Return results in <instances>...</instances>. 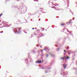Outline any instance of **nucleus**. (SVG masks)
<instances>
[{
	"mask_svg": "<svg viewBox=\"0 0 77 77\" xmlns=\"http://www.w3.org/2000/svg\"><path fill=\"white\" fill-rule=\"evenodd\" d=\"M65 59H69V57H66V56H64V57H62L61 58V59L62 60H64Z\"/></svg>",
	"mask_w": 77,
	"mask_h": 77,
	"instance_id": "1",
	"label": "nucleus"
},
{
	"mask_svg": "<svg viewBox=\"0 0 77 77\" xmlns=\"http://www.w3.org/2000/svg\"><path fill=\"white\" fill-rule=\"evenodd\" d=\"M36 63H42V61H36Z\"/></svg>",
	"mask_w": 77,
	"mask_h": 77,
	"instance_id": "2",
	"label": "nucleus"
},
{
	"mask_svg": "<svg viewBox=\"0 0 77 77\" xmlns=\"http://www.w3.org/2000/svg\"><path fill=\"white\" fill-rule=\"evenodd\" d=\"M67 66V65H65V64H64L63 66V67L64 68V69H65V68H66V66Z\"/></svg>",
	"mask_w": 77,
	"mask_h": 77,
	"instance_id": "3",
	"label": "nucleus"
},
{
	"mask_svg": "<svg viewBox=\"0 0 77 77\" xmlns=\"http://www.w3.org/2000/svg\"><path fill=\"white\" fill-rule=\"evenodd\" d=\"M67 52H68V54H70L72 53V51H67Z\"/></svg>",
	"mask_w": 77,
	"mask_h": 77,
	"instance_id": "4",
	"label": "nucleus"
},
{
	"mask_svg": "<svg viewBox=\"0 0 77 77\" xmlns=\"http://www.w3.org/2000/svg\"><path fill=\"white\" fill-rule=\"evenodd\" d=\"M44 50L46 51V50H48V48H45L44 49Z\"/></svg>",
	"mask_w": 77,
	"mask_h": 77,
	"instance_id": "5",
	"label": "nucleus"
},
{
	"mask_svg": "<svg viewBox=\"0 0 77 77\" xmlns=\"http://www.w3.org/2000/svg\"><path fill=\"white\" fill-rule=\"evenodd\" d=\"M69 48V47H67V48H66V49L67 50H68Z\"/></svg>",
	"mask_w": 77,
	"mask_h": 77,
	"instance_id": "6",
	"label": "nucleus"
},
{
	"mask_svg": "<svg viewBox=\"0 0 77 77\" xmlns=\"http://www.w3.org/2000/svg\"><path fill=\"white\" fill-rule=\"evenodd\" d=\"M3 31H2L0 32L1 33H3Z\"/></svg>",
	"mask_w": 77,
	"mask_h": 77,
	"instance_id": "7",
	"label": "nucleus"
},
{
	"mask_svg": "<svg viewBox=\"0 0 77 77\" xmlns=\"http://www.w3.org/2000/svg\"><path fill=\"white\" fill-rule=\"evenodd\" d=\"M20 33V31H19V32H17L18 33Z\"/></svg>",
	"mask_w": 77,
	"mask_h": 77,
	"instance_id": "8",
	"label": "nucleus"
},
{
	"mask_svg": "<svg viewBox=\"0 0 77 77\" xmlns=\"http://www.w3.org/2000/svg\"><path fill=\"white\" fill-rule=\"evenodd\" d=\"M34 35H35V36H36V33H34Z\"/></svg>",
	"mask_w": 77,
	"mask_h": 77,
	"instance_id": "9",
	"label": "nucleus"
},
{
	"mask_svg": "<svg viewBox=\"0 0 77 77\" xmlns=\"http://www.w3.org/2000/svg\"><path fill=\"white\" fill-rule=\"evenodd\" d=\"M2 14H1V15H0V17H1V16H2Z\"/></svg>",
	"mask_w": 77,
	"mask_h": 77,
	"instance_id": "10",
	"label": "nucleus"
},
{
	"mask_svg": "<svg viewBox=\"0 0 77 77\" xmlns=\"http://www.w3.org/2000/svg\"><path fill=\"white\" fill-rule=\"evenodd\" d=\"M64 25V24H61V25H62V26H63Z\"/></svg>",
	"mask_w": 77,
	"mask_h": 77,
	"instance_id": "11",
	"label": "nucleus"
},
{
	"mask_svg": "<svg viewBox=\"0 0 77 77\" xmlns=\"http://www.w3.org/2000/svg\"><path fill=\"white\" fill-rule=\"evenodd\" d=\"M20 29H21V28H19V30H20Z\"/></svg>",
	"mask_w": 77,
	"mask_h": 77,
	"instance_id": "12",
	"label": "nucleus"
},
{
	"mask_svg": "<svg viewBox=\"0 0 77 77\" xmlns=\"http://www.w3.org/2000/svg\"><path fill=\"white\" fill-rule=\"evenodd\" d=\"M72 33V32H69L70 33Z\"/></svg>",
	"mask_w": 77,
	"mask_h": 77,
	"instance_id": "13",
	"label": "nucleus"
},
{
	"mask_svg": "<svg viewBox=\"0 0 77 77\" xmlns=\"http://www.w3.org/2000/svg\"><path fill=\"white\" fill-rule=\"evenodd\" d=\"M74 19H75L74 18H73V19H72V20H74Z\"/></svg>",
	"mask_w": 77,
	"mask_h": 77,
	"instance_id": "14",
	"label": "nucleus"
},
{
	"mask_svg": "<svg viewBox=\"0 0 77 77\" xmlns=\"http://www.w3.org/2000/svg\"><path fill=\"white\" fill-rule=\"evenodd\" d=\"M17 31H16V32H15V31H14V32H15V33H17Z\"/></svg>",
	"mask_w": 77,
	"mask_h": 77,
	"instance_id": "15",
	"label": "nucleus"
},
{
	"mask_svg": "<svg viewBox=\"0 0 77 77\" xmlns=\"http://www.w3.org/2000/svg\"><path fill=\"white\" fill-rule=\"evenodd\" d=\"M32 29V30H34V29H35V28H33Z\"/></svg>",
	"mask_w": 77,
	"mask_h": 77,
	"instance_id": "16",
	"label": "nucleus"
},
{
	"mask_svg": "<svg viewBox=\"0 0 77 77\" xmlns=\"http://www.w3.org/2000/svg\"><path fill=\"white\" fill-rule=\"evenodd\" d=\"M48 55H46V57H48Z\"/></svg>",
	"mask_w": 77,
	"mask_h": 77,
	"instance_id": "17",
	"label": "nucleus"
},
{
	"mask_svg": "<svg viewBox=\"0 0 77 77\" xmlns=\"http://www.w3.org/2000/svg\"><path fill=\"white\" fill-rule=\"evenodd\" d=\"M64 52H66V51L65 50H64Z\"/></svg>",
	"mask_w": 77,
	"mask_h": 77,
	"instance_id": "18",
	"label": "nucleus"
},
{
	"mask_svg": "<svg viewBox=\"0 0 77 77\" xmlns=\"http://www.w3.org/2000/svg\"><path fill=\"white\" fill-rule=\"evenodd\" d=\"M35 29H37V28H35Z\"/></svg>",
	"mask_w": 77,
	"mask_h": 77,
	"instance_id": "19",
	"label": "nucleus"
},
{
	"mask_svg": "<svg viewBox=\"0 0 77 77\" xmlns=\"http://www.w3.org/2000/svg\"><path fill=\"white\" fill-rule=\"evenodd\" d=\"M47 72H46V71H45V73H47Z\"/></svg>",
	"mask_w": 77,
	"mask_h": 77,
	"instance_id": "20",
	"label": "nucleus"
},
{
	"mask_svg": "<svg viewBox=\"0 0 77 77\" xmlns=\"http://www.w3.org/2000/svg\"><path fill=\"white\" fill-rule=\"evenodd\" d=\"M43 51V50H42L41 51Z\"/></svg>",
	"mask_w": 77,
	"mask_h": 77,
	"instance_id": "21",
	"label": "nucleus"
},
{
	"mask_svg": "<svg viewBox=\"0 0 77 77\" xmlns=\"http://www.w3.org/2000/svg\"><path fill=\"white\" fill-rule=\"evenodd\" d=\"M37 47H38V45H37Z\"/></svg>",
	"mask_w": 77,
	"mask_h": 77,
	"instance_id": "22",
	"label": "nucleus"
},
{
	"mask_svg": "<svg viewBox=\"0 0 77 77\" xmlns=\"http://www.w3.org/2000/svg\"><path fill=\"white\" fill-rule=\"evenodd\" d=\"M39 21H40V19H39Z\"/></svg>",
	"mask_w": 77,
	"mask_h": 77,
	"instance_id": "23",
	"label": "nucleus"
},
{
	"mask_svg": "<svg viewBox=\"0 0 77 77\" xmlns=\"http://www.w3.org/2000/svg\"><path fill=\"white\" fill-rule=\"evenodd\" d=\"M40 36H41V35H39V37H40Z\"/></svg>",
	"mask_w": 77,
	"mask_h": 77,
	"instance_id": "24",
	"label": "nucleus"
},
{
	"mask_svg": "<svg viewBox=\"0 0 77 77\" xmlns=\"http://www.w3.org/2000/svg\"><path fill=\"white\" fill-rule=\"evenodd\" d=\"M68 32H69V31H68Z\"/></svg>",
	"mask_w": 77,
	"mask_h": 77,
	"instance_id": "25",
	"label": "nucleus"
},
{
	"mask_svg": "<svg viewBox=\"0 0 77 77\" xmlns=\"http://www.w3.org/2000/svg\"><path fill=\"white\" fill-rule=\"evenodd\" d=\"M1 22V20H0V22Z\"/></svg>",
	"mask_w": 77,
	"mask_h": 77,
	"instance_id": "26",
	"label": "nucleus"
},
{
	"mask_svg": "<svg viewBox=\"0 0 77 77\" xmlns=\"http://www.w3.org/2000/svg\"><path fill=\"white\" fill-rule=\"evenodd\" d=\"M70 21H71V20H70Z\"/></svg>",
	"mask_w": 77,
	"mask_h": 77,
	"instance_id": "27",
	"label": "nucleus"
},
{
	"mask_svg": "<svg viewBox=\"0 0 77 77\" xmlns=\"http://www.w3.org/2000/svg\"><path fill=\"white\" fill-rule=\"evenodd\" d=\"M71 23L70 22H69V23Z\"/></svg>",
	"mask_w": 77,
	"mask_h": 77,
	"instance_id": "28",
	"label": "nucleus"
},
{
	"mask_svg": "<svg viewBox=\"0 0 77 77\" xmlns=\"http://www.w3.org/2000/svg\"><path fill=\"white\" fill-rule=\"evenodd\" d=\"M52 8H53V7H52Z\"/></svg>",
	"mask_w": 77,
	"mask_h": 77,
	"instance_id": "29",
	"label": "nucleus"
},
{
	"mask_svg": "<svg viewBox=\"0 0 77 77\" xmlns=\"http://www.w3.org/2000/svg\"><path fill=\"white\" fill-rule=\"evenodd\" d=\"M58 50H59V49H58Z\"/></svg>",
	"mask_w": 77,
	"mask_h": 77,
	"instance_id": "30",
	"label": "nucleus"
},
{
	"mask_svg": "<svg viewBox=\"0 0 77 77\" xmlns=\"http://www.w3.org/2000/svg\"><path fill=\"white\" fill-rule=\"evenodd\" d=\"M40 47H42L41 46H40Z\"/></svg>",
	"mask_w": 77,
	"mask_h": 77,
	"instance_id": "31",
	"label": "nucleus"
}]
</instances>
